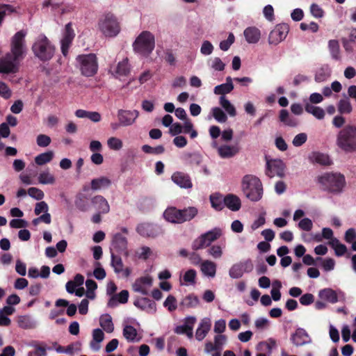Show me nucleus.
<instances>
[{"label":"nucleus","mask_w":356,"mask_h":356,"mask_svg":"<svg viewBox=\"0 0 356 356\" xmlns=\"http://www.w3.org/2000/svg\"><path fill=\"white\" fill-rule=\"evenodd\" d=\"M31 49L34 56L44 63L49 61L56 51L55 46L44 34L40 35L36 38Z\"/></svg>","instance_id":"3"},{"label":"nucleus","mask_w":356,"mask_h":356,"mask_svg":"<svg viewBox=\"0 0 356 356\" xmlns=\"http://www.w3.org/2000/svg\"><path fill=\"white\" fill-rule=\"evenodd\" d=\"M289 31V26L287 24H277L273 29L268 36V42L271 44H277L286 37Z\"/></svg>","instance_id":"12"},{"label":"nucleus","mask_w":356,"mask_h":356,"mask_svg":"<svg viewBox=\"0 0 356 356\" xmlns=\"http://www.w3.org/2000/svg\"><path fill=\"white\" fill-rule=\"evenodd\" d=\"M319 297L330 303H336L338 302V296L335 291L327 288L322 289L319 291Z\"/></svg>","instance_id":"32"},{"label":"nucleus","mask_w":356,"mask_h":356,"mask_svg":"<svg viewBox=\"0 0 356 356\" xmlns=\"http://www.w3.org/2000/svg\"><path fill=\"white\" fill-rule=\"evenodd\" d=\"M136 231L142 236L152 238L156 237L161 232L159 226L148 222L139 224L136 227Z\"/></svg>","instance_id":"15"},{"label":"nucleus","mask_w":356,"mask_h":356,"mask_svg":"<svg viewBox=\"0 0 356 356\" xmlns=\"http://www.w3.org/2000/svg\"><path fill=\"white\" fill-rule=\"evenodd\" d=\"M134 51L143 56H149L155 47V37L148 31H142L132 44Z\"/></svg>","instance_id":"4"},{"label":"nucleus","mask_w":356,"mask_h":356,"mask_svg":"<svg viewBox=\"0 0 356 356\" xmlns=\"http://www.w3.org/2000/svg\"><path fill=\"white\" fill-rule=\"evenodd\" d=\"M286 165L281 159H273L267 161L266 166V175L270 177L277 176L284 177L285 175Z\"/></svg>","instance_id":"11"},{"label":"nucleus","mask_w":356,"mask_h":356,"mask_svg":"<svg viewBox=\"0 0 356 356\" xmlns=\"http://www.w3.org/2000/svg\"><path fill=\"white\" fill-rule=\"evenodd\" d=\"M234 35L232 33L229 34L227 40H222L220 42V48L222 51H227L230 46L234 42Z\"/></svg>","instance_id":"58"},{"label":"nucleus","mask_w":356,"mask_h":356,"mask_svg":"<svg viewBox=\"0 0 356 356\" xmlns=\"http://www.w3.org/2000/svg\"><path fill=\"white\" fill-rule=\"evenodd\" d=\"M318 180L325 190L335 193L341 192L346 184L344 176L340 173H325Z\"/></svg>","instance_id":"5"},{"label":"nucleus","mask_w":356,"mask_h":356,"mask_svg":"<svg viewBox=\"0 0 356 356\" xmlns=\"http://www.w3.org/2000/svg\"><path fill=\"white\" fill-rule=\"evenodd\" d=\"M92 208L96 213L92 216V222L98 224L102 221V214H106L110 211L108 201L102 195H96L90 200Z\"/></svg>","instance_id":"9"},{"label":"nucleus","mask_w":356,"mask_h":356,"mask_svg":"<svg viewBox=\"0 0 356 356\" xmlns=\"http://www.w3.org/2000/svg\"><path fill=\"white\" fill-rule=\"evenodd\" d=\"M163 218L169 222L174 224H181L182 218H181L180 209L175 207H168L163 212Z\"/></svg>","instance_id":"20"},{"label":"nucleus","mask_w":356,"mask_h":356,"mask_svg":"<svg viewBox=\"0 0 356 356\" xmlns=\"http://www.w3.org/2000/svg\"><path fill=\"white\" fill-rule=\"evenodd\" d=\"M75 37L74 31L72 29V22L67 23L65 26V30L63 34V38L60 41L61 52L64 56H67L68 51L72 45V41Z\"/></svg>","instance_id":"13"},{"label":"nucleus","mask_w":356,"mask_h":356,"mask_svg":"<svg viewBox=\"0 0 356 356\" xmlns=\"http://www.w3.org/2000/svg\"><path fill=\"white\" fill-rule=\"evenodd\" d=\"M291 340L296 346H304L311 341L309 334L302 328H298L295 333L291 335Z\"/></svg>","instance_id":"19"},{"label":"nucleus","mask_w":356,"mask_h":356,"mask_svg":"<svg viewBox=\"0 0 356 356\" xmlns=\"http://www.w3.org/2000/svg\"><path fill=\"white\" fill-rule=\"evenodd\" d=\"M108 147L114 150H118L122 147V142L119 138L111 137L108 140Z\"/></svg>","instance_id":"62"},{"label":"nucleus","mask_w":356,"mask_h":356,"mask_svg":"<svg viewBox=\"0 0 356 356\" xmlns=\"http://www.w3.org/2000/svg\"><path fill=\"white\" fill-rule=\"evenodd\" d=\"M98 26L106 37H115L120 31V23L111 13H105L99 18Z\"/></svg>","instance_id":"6"},{"label":"nucleus","mask_w":356,"mask_h":356,"mask_svg":"<svg viewBox=\"0 0 356 356\" xmlns=\"http://www.w3.org/2000/svg\"><path fill=\"white\" fill-rule=\"evenodd\" d=\"M246 41L250 44H255L259 42L261 38L260 30L255 26H250L243 32Z\"/></svg>","instance_id":"23"},{"label":"nucleus","mask_w":356,"mask_h":356,"mask_svg":"<svg viewBox=\"0 0 356 356\" xmlns=\"http://www.w3.org/2000/svg\"><path fill=\"white\" fill-rule=\"evenodd\" d=\"M138 111L120 110L118 112V119L122 126H129L132 124L138 116Z\"/></svg>","instance_id":"17"},{"label":"nucleus","mask_w":356,"mask_h":356,"mask_svg":"<svg viewBox=\"0 0 356 356\" xmlns=\"http://www.w3.org/2000/svg\"><path fill=\"white\" fill-rule=\"evenodd\" d=\"M242 191L245 197L252 202L259 201L263 196V185L256 176L247 175L243 177Z\"/></svg>","instance_id":"2"},{"label":"nucleus","mask_w":356,"mask_h":356,"mask_svg":"<svg viewBox=\"0 0 356 356\" xmlns=\"http://www.w3.org/2000/svg\"><path fill=\"white\" fill-rule=\"evenodd\" d=\"M337 146L346 154L356 152V127L346 125L337 134L336 138Z\"/></svg>","instance_id":"1"},{"label":"nucleus","mask_w":356,"mask_h":356,"mask_svg":"<svg viewBox=\"0 0 356 356\" xmlns=\"http://www.w3.org/2000/svg\"><path fill=\"white\" fill-rule=\"evenodd\" d=\"M298 227L302 230L309 232L312 230L313 227V223L309 218H305L299 222Z\"/></svg>","instance_id":"63"},{"label":"nucleus","mask_w":356,"mask_h":356,"mask_svg":"<svg viewBox=\"0 0 356 356\" xmlns=\"http://www.w3.org/2000/svg\"><path fill=\"white\" fill-rule=\"evenodd\" d=\"M172 180L181 188H190L192 182L188 175L181 172H176L172 175Z\"/></svg>","instance_id":"21"},{"label":"nucleus","mask_w":356,"mask_h":356,"mask_svg":"<svg viewBox=\"0 0 356 356\" xmlns=\"http://www.w3.org/2000/svg\"><path fill=\"white\" fill-rule=\"evenodd\" d=\"M130 72V66L129 64V60L127 58H125L122 61L119 62L115 73L119 76H127Z\"/></svg>","instance_id":"40"},{"label":"nucleus","mask_w":356,"mask_h":356,"mask_svg":"<svg viewBox=\"0 0 356 356\" xmlns=\"http://www.w3.org/2000/svg\"><path fill=\"white\" fill-rule=\"evenodd\" d=\"M234 89V85L232 83V79L230 76L226 78V83L214 88L213 92L216 95H220L224 96L225 95L231 92Z\"/></svg>","instance_id":"27"},{"label":"nucleus","mask_w":356,"mask_h":356,"mask_svg":"<svg viewBox=\"0 0 356 356\" xmlns=\"http://www.w3.org/2000/svg\"><path fill=\"white\" fill-rule=\"evenodd\" d=\"M104 337L105 334L101 329L97 328L93 330L90 348L95 352L99 351L102 348L101 343L104 341Z\"/></svg>","instance_id":"22"},{"label":"nucleus","mask_w":356,"mask_h":356,"mask_svg":"<svg viewBox=\"0 0 356 356\" xmlns=\"http://www.w3.org/2000/svg\"><path fill=\"white\" fill-rule=\"evenodd\" d=\"M222 235V231L219 227H215L195 238L192 243V249L195 251L209 247L215 241Z\"/></svg>","instance_id":"8"},{"label":"nucleus","mask_w":356,"mask_h":356,"mask_svg":"<svg viewBox=\"0 0 356 356\" xmlns=\"http://www.w3.org/2000/svg\"><path fill=\"white\" fill-rule=\"evenodd\" d=\"M198 304L199 299L194 294H189L188 296H186L181 302V305L187 308L195 307L198 305Z\"/></svg>","instance_id":"48"},{"label":"nucleus","mask_w":356,"mask_h":356,"mask_svg":"<svg viewBox=\"0 0 356 356\" xmlns=\"http://www.w3.org/2000/svg\"><path fill=\"white\" fill-rule=\"evenodd\" d=\"M141 149L145 154H153V155H160L164 153L165 147L162 145H159L156 147H151L149 145H143L141 147Z\"/></svg>","instance_id":"42"},{"label":"nucleus","mask_w":356,"mask_h":356,"mask_svg":"<svg viewBox=\"0 0 356 356\" xmlns=\"http://www.w3.org/2000/svg\"><path fill=\"white\" fill-rule=\"evenodd\" d=\"M219 103L231 117L236 115V111L234 106L225 96H220Z\"/></svg>","instance_id":"37"},{"label":"nucleus","mask_w":356,"mask_h":356,"mask_svg":"<svg viewBox=\"0 0 356 356\" xmlns=\"http://www.w3.org/2000/svg\"><path fill=\"white\" fill-rule=\"evenodd\" d=\"M129 291L127 290H122L118 294L113 295L109 300L108 305L111 307L117 306L118 302L125 304L128 302Z\"/></svg>","instance_id":"26"},{"label":"nucleus","mask_w":356,"mask_h":356,"mask_svg":"<svg viewBox=\"0 0 356 356\" xmlns=\"http://www.w3.org/2000/svg\"><path fill=\"white\" fill-rule=\"evenodd\" d=\"M163 305L164 307H168V309L170 312L176 310L177 306L175 297L172 295H169L163 302Z\"/></svg>","instance_id":"55"},{"label":"nucleus","mask_w":356,"mask_h":356,"mask_svg":"<svg viewBox=\"0 0 356 356\" xmlns=\"http://www.w3.org/2000/svg\"><path fill=\"white\" fill-rule=\"evenodd\" d=\"M100 325L107 333H111L114 330L112 318L109 315L100 318Z\"/></svg>","instance_id":"44"},{"label":"nucleus","mask_w":356,"mask_h":356,"mask_svg":"<svg viewBox=\"0 0 356 356\" xmlns=\"http://www.w3.org/2000/svg\"><path fill=\"white\" fill-rule=\"evenodd\" d=\"M213 46L209 41L205 40L203 42L201 49H200V52L203 55H205V56L210 55L213 52Z\"/></svg>","instance_id":"64"},{"label":"nucleus","mask_w":356,"mask_h":356,"mask_svg":"<svg viewBox=\"0 0 356 356\" xmlns=\"http://www.w3.org/2000/svg\"><path fill=\"white\" fill-rule=\"evenodd\" d=\"M123 336L129 341H134L137 336V330L132 325H126L123 329Z\"/></svg>","instance_id":"50"},{"label":"nucleus","mask_w":356,"mask_h":356,"mask_svg":"<svg viewBox=\"0 0 356 356\" xmlns=\"http://www.w3.org/2000/svg\"><path fill=\"white\" fill-rule=\"evenodd\" d=\"M338 111L340 114H349L353 111V107L350 100L346 97L339 101L337 104Z\"/></svg>","instance_id":"39"},{"label":"nucleus","mask_w":356,"mask_h":356,"mask_svg":"<svg viewBox=\"0 0 356 356\" xmlns=\"http://www.w3.org/2000/svg\"><path fill=\"white\" fill-rule=\"evenodd\" d=\"M134 305L149 313H154L156 311L155 302L148 298H137L134 302Z\"/></svg>","instance_id":"18"},{"label":"nucleus","mask_w":356,"mask_h":356,"mask_svg":"<svg viewBox=\"0 0 356 356\" xmlns=\"http://www.w3.org/2000/svg\"><path fill=\"white\" fill-rule=\"evenodd\" d=\"M184 160L190 165H199L202 163V156L198 153H188L184 155Z\"/></svg>","instance_id":"49"},{"label":"nucleus","mask_w":356,"mask_h":356,"mask_svg":"<svg viewBox=\"0 0 356 356\" xmlns=\"http://www.w3.org/2000/svg\"><path fill=\"white\" fill-rule=\"evenodd\" d=\"M55 305L58 307H67L66 313L69 316H73L77 310L76 305L70 304L69 302L65 299H58L56 301Z\"/></svg>","instance_id":"38"},{"label":"nucleus","mask_w":356,"mask_h":356,"mask_svg":"<svg viewBox=\"0 0 356 356\" xmlns=\"http://www.w3.org/2000/svg\"><path fill=\"white\" fill-rule=\"evenodd\" d=\"M328 48L332 58L335 60L341 59L340 47L338 40H330L328 42Z\"/></svg>","instance_id":"36"},{"label":"nucleus","mask_w":356,"mask_h":356,"mask_svg":"<svg viewBox=\"0 0 356 356\" xmlns=\"http://www.w3.org/2000/svg\"><path fill=\"white\" fill-rule=\"evenodd\" d=\"M127 255V239L121 233H116L113 236L111 241V252Z\"/></svg>","instance_id":"14"},{"label":"nucleus","mask_w":356,"mask_h":356,"mask_svg":"<svg viewBox=\"0 0 356 356\" xmlns=\"http://www.w3.org/2000/svg\"><path fill=\"white\" fill-rule=\"evenodd\" d=\"M28 194L35 200H40L44 197V193L38 188L31 187L28 190Z\"/></svg>","instance_id":"60"},{"label":"nucleus","mask_w":356,"mask_h":356,"mask_svg":"<svg viewBox=\"0 0 356 356\" xmlns=\"http://www.w3.org/2000/svg\"><path fill=\"white\" fill-rule=\"evenodd\" d=\"M17 323L22 329H32L35 327V323L29 316H21L18 318Z\"/></svg>","instance_id":"47"},{"label":"nucleus","mask_w":356,"mask_h":356,"mask_svg":"<svg viewBox=\"0 0 356 356\" xmlns=\"http://www.w3.org/2000/svg\"><path fill=\"white\" fill-rule=\"evenodd\" d=\"M213 117L218 122L224 123L227 120L225 113L219 107H214L211 110Z\"/></svg>","instance_id":"52"},{"label":"nucleus","mask_w":356,"mask_h":356,"mask_svg":"<svg viewBox=\"0 0 356 356\" xmlns=\"http://www.w3.org/2000/svg\"><path fill=\"white\" fill-rule=\"evenodd\" d=\"M309 159L313 163L323 165H330L332 164V161L327 154L318 152H312V155L309 156Z\"/></svg>","instance_id":"30"},{"label":"nucleus","mask_w":356,"mask_h":356,"mask_svg":"<svg viewBox=\"0 0 356 356\" xmlns=\"http://www.w3.org/2000/svg\"><path fill=\"white\" fill-rule=\"evenodd\" d=\"M282 287L281 282L278 280L274 282L273 287L270 291L272 299L275 301H278L281 298L280 288Z\"/></svg>","instance_id":"53"},{"label":"nucleus","mask_w":356,"mask_h":356,"mask_svg":"<svg viewBox=\"0 0 356 356\" xmlns=\"http://www.w3.org/2000/svg\"><path fill=\"white\" fill-rule=\"evenodd\" d=\"M12 92L7 84L3 81H0V96L8 99L11 97Z\"/></svg>","instance_id":"61"},{"label":"nucleus","mask_w":356,"mask_h":356,"mask_svg":"<svg viewBox=\"0 0 356 356\" xmlns=\"http://www.w3.org/2000/svg\"><path fill=\"white\" fill-rule=\"evenodd\" d=\"M19 62V60L14 59V56L12 54L7 53L0 58V73L8 74L17 72Z\"/></svg>","instance_id":"10"},{"label":"nucleus","mask_w":356,"mask_h":356,"mask_svg":"<svg viewBox=\"0 0 356 356\" xmlns=\"http://www.w3.org/2000/svg\"><path fill=\"white\" fill-rule=\"evenodd\" d=\"M26 31L20 30L17 31L10 40V54L14 56V59L22 60L26 52L25 37Z\"/></svg>","instance_id":"7"},{"label":"nucleus","mask_w":356,"mask_h":356,"mask_svg":"<svg viewBox=\"0 0 356 356\" xmlns=\"http://www.w3.org/2000/svg\"><path fill=\"white\" fill-rule=\"evenodd\" d=\"M211 207L216 211H221L224 207V201L222 195L213 194L210 196Z\"/></svg>","instance_id":"45"},{"label":"nucleus","mask_w":356,"mask_h":356,"mask_svg":"<svg viewBox=\"0 0 356 356\" xmlns=\"http://www.w3.org/2000/svg\"><path fill=\"white\" fill-rule=\"evenodd\" d=\"M181 218L182 223L190 221L193 219L198 213V210L195 207H188L183 209H180Z\"/></svg>","instance_id":"33"},{"label":"nucleus","mask_w":356,"mask_h":356,"mask_svg":"<svg viewBox=\"0 0 356 356\" xmlns=\"http://www.w3.org/2000/svg\"><path fill=\"white\" fill-rule=\"evenodd\" d=\"M54 158V152L48 151L44 153L40 154L35 158V162L38 165H42L50 162Z\"/></svg>","instance_id":"43"},{"label":"nucleus","mask_w":356,"mask_h":356,"mask_svg":"<svg viewBox=\"0 0 356 356\" xmlns=\"http://www.w3.org/2000/svg\"><path fill=\"white\" fill-rule=\"evenodd\" d=\"M211 325L209 319L204 318L201 321L195 332V338L197 341H202L205 338L211 329Z\"/></svg>","instance_id":"25"},{"label":"nucleus","mask_w":356,"mask_h":356,"mask_svg":"<svg viewBox=\"0 0 356 356\" xmlns=\"http://www.w3.org/2000/svg\"><path fill=\"white\" fill-rule=\"evenodd\" d=\"M306 112L313 115L318 120H322L325 117V111L319 107L312 105V104L307 103L305 106Z\"/></svg>","instance_id":"34"},{"label":"nucleus","mask_w":356,"mask_h":356,"mask_svg":"<svg viewBox=\"0 0 356 356\" xmlns=\"http://www.w3.org/2000/svg\"><path fill=\"white\" fill-rule=\"evenodd\" d=\"M111 252V266L113 268L116 273H120L123 271L124 264L120 256L115 254L113 252Z\"/></svg>","instance_id":"41"},{"label":"nucleus","mask_w":356,"mask_h":356,"mask_svg":"<svg viewBox=\"0 0 356 356\" xmlns=\"http://www.w3.org/2000/svg\"><path fill=\"white\" fill-rule=\"evenodd\" d=\"M223 201L225 206L233 211H238L241 209V200L238 196L234 194L227 195L223 198Z\"/></svg>","instance_id":"24"},{"label":"nucleus","mask_w":356,"mask_h":356,"mask_svg":"<svg viewBox=\"0 0 356 356\" xmlns=\"http://www.w3.org/2000/svg\"><path fill=\"white\" fill-rule=\"evenodd\" d=\"M111 180L105 177L93 179L90 181V189L94 191L103 190L110 186Z\"/></svg>","instance_id":"29"},{"label":"nucleus","mask_w":356,"mask_h":356,"mask_svg":"<svg viewBox=\"0 0 356 356\" xmlns=\"http://www.w3.org/2000/svg\"><path fill=\"white\" fill-rule=\"evenodd\" d=\"M76 60L80 65L82 74L89 76V55H79Z\"/></svg>","instance_id":"35"},{"label":"nucleus","mask_w":356,"mask_h":356,"mask_svg":"<svg viewBox=\"0 0 356 356\" xmlns=\"http://www.w3.org/2000/svg\"><path fill=\"white\" fill-rule=\"evenodd\" d=\"M200 270L204 275L213 277L216 273V265L211 261L205 260L201 263Z\"/></svg>","instance_id":"31"},{"label":"nucleus","mask_w":356,"mask_h":356,"mask_svg":"<svg viewBox=\"0 0 356 356\" xmlns=\"http://www.w3.org/2000/svg\"><path fill=\"white\" fill-rule=\"evenodd\" d=\"M15 12H16V9L12 5L0 3V26L3 23L4 18L7 15H10Z\"/></svg>","instance_id":"46"},{"label":"nucleus","mask_w":356,"mask_h":356,"mask_svg":"<svg viewBox=\"0 0 356 356\" xmlns=\"http://www.w3.org/2000/svg\"><path fill=\"white\" fill-rule=\"evenodd\" d=\"M239 152L237 146L221 145L218 148V152L221 158H231L235 156Z\"/></svg>","instance_id":"28"},{"label":"nucleus","mask_w":356,"mask_h":356,"mask_svg":"<svg viewBox=\"0 0 356 356\" xmlns=\"http://www.w3.org/2000/svg\"><path fill=\"white\" fill-rule=\"evenodd\" d=\"M207 252L215 259L220 258L222 255V248L218 245H213L210 246V248L207 250Z\"/></svg>","instance_id":"57"},{"label":"nucleus","mask_w":356,"mask_h":356,"mask_svg":"<svg viewBox=\"0 0 356 356\" xmlns=\"http://www.w3.org/2000/svg\"><path fill=\"white\" fill-rule=\"evenodd\" d=\"M229 276L232 278L237 279L243 276L244 269L241 263L233 265L229 270Z\"/></svg>","instance_id":"51"},{"label":"nucleus","mask_w":356,"mask_h":356,"mask_svg":"<svg viewBox=\"0 0 356 356\" xmlns=\"http://www.w3.org/2000/svg\"><path fill=\"white\" fill-rule=\"evenodd\" d=\"M307 140V136L305 133H300L297 134L293 141L292 143L295 147H300Z\"/></svg>","instance_id":"59"},{"label":"nucleus","mask_w":356,"mask_h":356,"mask_svg":"<svg viewBox=\"0 0 356 356\" xmlns=\"http://www.w3.org/2000/svg\"><path fill=\"white\" fill-rule=\"evenodd\" d=\"M51 138L44 134H39L36 138L37 145L41 147H46L50 145Z\"/></svg>","instance_id":"56"},{"label":"nucleus","mask_w":356,"mask_h":356,"mask_svg":"<svg viewBox=\"0 0 356 356\" xmlns=\"http://www.w3.org/2000/svg\"><path fill=\"white\" fill-rule=\"evenodd\" d=\"M75 204L80 210L86 211L88 209L89 206V186L87 184H85L77 194Z\"/></svg>","instance_id":"16"},{"label":"nucleus","mask_w":356,"mask_h":356,"mask_svg":"<svg viewBox=\"0 0 356 356\" xmlns=\"http://www.w3.org/2000/svg\"><path fill=\"white\" fill-rule=\"evenodd\" d=\"M39 181L43 184H53L55 181L54 177L48 171L42 172L39 175Z\"/></svg>","instance_id":"54"}]
</instances>
